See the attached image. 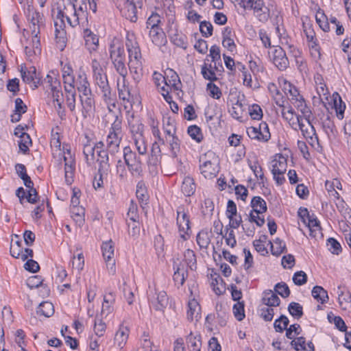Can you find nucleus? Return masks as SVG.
Wrapping results in <instances>:
<instances>
[{"label":"nucleus","mask_w":351,"mask_h":351,"mask_svg":"<svg viewBox=\"0 0 351 351\" xmlns=\"http://www.w3.org/2000/svg\"><path fill=\"white\" fill-rule=\"evenodd\" d=\"M327 245L328 250L334 254L338 255L342 250L340 243L332 237L328 239Z\"/></svg>","instance_id":"nucleus-62"},{"label":"nucleus","mask_w":351,"mask_h":351,"mask_svg":"<svg viewBox=\"0 0 351 351\" xmlns=\"http://www.w3.org/2000/svg\"><path fill=\"white\" fill-rule=\"evenodd\" d=\"M304 119L306 121V124L303 122V118L302 116H297V122L302 135L306 139L308 140L311 144H313L315 142H318V136L316 134L314 126L310 121V118Z\"/></svg>","instance_id":"nucleus-10"},{"label":"nucleus","mask_w":351,"mask_h":351,"mask_svg":"<svg viewBox=\"0 0 351 351\" xmlns=\"http://www.w3.org/2000/svg\"><path fill=\"white\" fill-rule=\"evenodd\" d=\"M274 291L283 298L289 297L291 293L288 285L284 282L277 283L274 287Z\"/></svg>","instance_id":"nucleus-56"},{"label":"nucleus","mask_w":351,"mask_h":351,"mask_svg":"<svg viewBox=\"0 0 351 351\" xmlns=\"http://www.w3.org/2000/svg\"><path fill=\"white\" fill-rule=\"evenodd\" d=\"M181 190L185 196L189 197L193 195L195 191V184L193 179L189 176L185 177L182 184Z\"/></svg>","instance_id":"nucleus-30"},{"label":"nucleus","mask_w":351,"mask_h":351,"mask_svg":"<svg viewBox=\"0 0 351 351\" xmlns=\"http://www.w3.org/2000/svg\"><path fill=\"white\" fill-rule=\"evenodd\" d=\"M36 313L38 315H43L46 317H51L54 313L53 304L47 301L41 302L36 309Z\"/></svg>","instance_id":"nucleus-29"},{"label":"nucleus","mask_w":351,"mask_h":351,"mask_svg":"<svg viewBox=\"0 0 351 351\" xmlns=\"http://www.w3.org/2000/svg\"><path fill=\"white\" fill-rule=\"evenodd\" d=\"M95 149L90 144H86L84 146L83 154L85 156L86 162L90 165L91 162L95 160Z\"/></svg>","instance_id":"nucleus-59"},{"label":"nucleus","mask_w":351,"mask_h":351,"mask_svg":"<svg viewBox=\"0 0 351 351\" xmlns=\"http://www.w3.org/2000/svg\"><path fill=\"white\" fill-rule=\"evenodd\" d=\"M271 60L280 71H285L289 66V61L285 50L281 47H277L272 51Z\"/></svg>","instance_id":"nucleus-13"},{"label":"nucleus","mask_w":351,"mask_h":351,"mask_svg":"<svg viewBox=\"0 0 351 351\" xmlns=\"http://www.w3.org/2000/svg\"><path fill=\"white\" fill-rule=\"evenodd\" d=\"M79 24L88 23V12L91 10L93 13L97 11V3L95 0H73Z\"/></svg>","instance_id":"nucleus-6"},{"label":"nucleus","mask_w":351,"mask_h":351,"mask_svg":"<svg viewBox=\"0 0 351 351\" xmlns=\"http://www.w3.org/2000/svg\"><path fill=\"white\" fill-rule=\"evenodd\" d=\"M110 56L111 60L124 58V48L123 46L119 45L116 46L112 43L110 45Z\"/></svg>","instance_id":"nucleus-47"},{"label":"nucleus","mask_w":351,"mask_h":351,"mask_svg":"<svg viewBox=\"0 0 351 351\" xmlns=\"http://www.w3.org/2000/svg\"><path fill=\"white\" fill-rule=\"evenodd\" d=\"M244 302H238L233 306V313L238 321H242L245 318Z\"/></svg>","instance_id":"nucleus-53"},{"label":"nucleus","mask_w":351,"mask_h":351,"mask_svg":"<svg viewBox=\"0 0 351 351\" xmlns=\"http://www.w3.org/2000/svg\"><path fill=\"white\" fill-rule=\"evenodd\" d=\"M213 27L210 22L204 21L199 23V31L203 36L209 37L213 34Z\"/></svg>","instance_id":"nucleus-61"},{"label":"nucleus","mask_w":351,"mask_h":351,"mask_svg":"<svg viewBox=\"0 0 351 351\" xmlns=\"http://www.w3.org/2000/svg\"><path fill=\"white\" fill-rule=\"evenodd\" d=\"M249 114L254 120H261L263 117V110L261 106L258 104H254L249 106Z\"/></svg>","instance_id":"nucleus-57"},{"label":"nucleus","mask_w":351,"mask_h":351,"mask_svg":"<svg viewBox=\"0 0 351 351\" xmlns=\"http://www.w3.org/2000/svg\"><path fill=\"white\" fill-rule=\"evenodd\" d=\"M196 241L200 248H207L210 242L209 232L206 230H202L197 235Z\"/></svg>","instance_id":"nucleus-42"},{"label":"nucleus","mask_w":351,"mask_h":351,"mask_svg":"<svg viewBox=\"0 0 351 351\" xmlns=\"http://www.w3.org/2000/svg\"><path fill=\"white\" fill-rule=\"evenodd\" d=\"M291 103L302 112L304 119H308L311 117L312 114L311 110L309 107L307 106L302 96H300L298 98H295V100L292 101Z\"/></svg>","instance_id":"nucleus-27"},{"label":"nucleus","mask_w":351,"mask_h":351,"mask_svg":"<svg viewBox=\"0 0 351 351\" xmlns=\"http://www.w3.org/2000/svg\"><path fill=\"white\" fill-rule=\"evenodd\" d=\"M312 296L321 304L326 303L328 300L327 291L321 286H315L311 291Z\"/></svg>","instance_id":"nucleus-33"},{"label":"nucleus","mask_w":351,"mask_h":351,"mask_svg":"<svg viewBox=\"0 0 351 351\" xmlns=\"http://www.w3.org/2000/svg\"><path fill=\"white\" fill-rule=\"evenodd\" d=\"M214 67L211 64H207L204 62L202 66L201 73L204 79L209 80L210 82L217 80L215 73L214 71Z\"/></svg>","instance_id":"nucleus-39"},{"label":"nucleus","mask_w":351,"mask_h":351,"mask_svg":"<svg viewBox=\"0 0 351 351\" xmlns=\"http://www.w3.org/2000/svg\"><path fill=\"white\" fill-rule=\"evenodd\" d=\"M76 84L78 91L82 95H90L91 89L85 73L79 74L76 81Z\"/></svg>","instance_id":"nucleus-25"},{"label":"nucleus","mask_w":351,"mask_h":351,"mask_svg":"<svg viewBox=\"0 0 351 351\" xmlns=\"http://www.w3.org/2000/svg\"><path fill=\"white\" fill-rule=\"evenodd\" d=\"M57 18L63 22V18H66L67 22L72 27L79 25V16H77L73 1L59 0L58 2Z\"/></svg>","instance_id":"nucleus-3"},{"label":"nucleus","mask_w":351,"mask_h":351,"mask_svg":"<svg viewBox=\"0 0 351 351\" xmlns=\"http://www.w3.org/2000/svg\"><path fill=\"white\" fill-rule=\"evenodd\" d=\"M185 261L191 269H196V256L194 252L191 250H186L184 252Z\"/></svg>","instance_id":"nucleus-60"},{"label":"nucleus","mask_w":351,"mask_h":351,"mask_svg":"<svg viewBox=\"0 0 351 351\" xmlns=\"http://www.w3.org/2000/svg\"><path fill=\"white\" fill-rule=\"evenodd\" d=\"M136 195L141 204H147L148 195L145 184L143 181H139L136 184Z\"/></svg>","instance_id":"nucleus-37"},{"label":"nucleus","mask_w":351,"mask_h":351,"mask_svg":"<svg viewBox=\"0 0 351 351\" xmlns=\"http://www.w3.org/2000/svg\"><path fill=\"white\" fill-rule=\"evenodd\" d=\"M115 5L121 15L131 22L137 21V8H141V0H115Z\"/></svg>","instance_id":"nucleus-4"},{"label":"nucleus","mask_w":351,"mask_h":351,"mask_svg":"<svg viewBox=\"0 0 351 351\" xmlns=\"http://www.w3.org/2000/svg\"><path fill=\"white\" fill-rule=\"evenodd\" d=\"M177 224L178 226V230L180 233V237L186 240L187 237H189L191 230V221L189 215L185 211L183 206H179L177 210Z\"/></svg>","instance_id":"nucleus-8"},{"label":"nucleus","mask_w":351,"mask_h":351,"mask_svg":"<svg viewBox=\"0 0 351 351\" xmlns=\"http://www.w3.org/2000/svg\"><path fill=\"white\" fill-rule=\"evenodd\" d=\"M171 43L176 46L186 49L188 47V39L182 32H176L171 36Z\"/></svg>","instance_id":"nucleus-36"},{"label":"nucleus","mask_w":351,"mask_h":351,"mask_svg":"<svg viewBox=\"0 0 351 351\" xmlns=\"http://www.w3.org/2000/svg\"><path fill=\"white\" fill-rule=\"evenodd\" d=\"M102 254L107 267L112 273L115 272V260L114 258V244L112 240L104 242L101 245Z\"/></svg>","instance_id":"nucleus-12"},{"label":"nucleus","mask_w":351,"mask_h":351,"mask_svg":"<svg viewBox=\"0 0 351 351\" xmlns=\"http://www.w3.org/2000/svg\"><path fill=\"white\" fill-rule=\"evenodd\" d=\"M149 35L152 43L158 47L164 46L167 42L165 33L161 27L151 29Z\"/></svg>","instance_id":"nucleus-16"},{"label":"nucleus","mask_w":351,"mask_h":351,"mask_svg":"<svg viewBox=\"0 0 351 351\" xmlns=\"http://www.w3.org/2000/svg\"><path fill=\"white\" fill-rule=\"evenodd\" d=\"M80 100L82 106L83 117L86 118L95 108V99L92 93H90V95H80Z\"/></svg>","instance_id":"nucleus-19"},{"label":"nucleus","mask_w":351,"mask_h":351,"mask_svg":"<svg viewBox=\"0 0 351 351\" xmlns=\"http://www.w3.org/2000/svg\"><path fill=\"white\" fill-rule=\"evenodd\" d=\"M115 294L114 292L106 293L104 295V301L101 307V315L107 317L114 310V304L115 303Z\"/></svg>","instance_id":"nucleus-15"},{"label":"nucleus","mask_w":351,"mask_h":351,"mask_svg":"<svg viewBox=\"0 0 351 351\" xmlns=\"http://www.w3.org/2000/svg\"><path fill=\"white\" fill-rule=\"evenodd\" d=\"M83 36L85 40V45L91 53L97 50L99 46V38L89 29H84Z\"/></svg>","instance_id":"nucleus-14"},{"label":"nucleus","mask_w":351,"mask_h":351,"mask_svg":"<svg viewBox=\"0 0 351 351\" xmlns=\"http://www.w3.org/2000/svg\"><path fill=\"white\" fill-rule=\"evenodd\" d=\"M123 159L124 163L128 166V170L133 176H142L141 160L129 146L123 148Z\"/></svg>","instance_id":"nucleus-5"},{"label":"nucleus","mask_w":351,"mask_h":351,"mask_svg":"<svg viewBox=\"0 0 351 351\" xmlns=\"http://www.w3.org/2000/svg\"><path fill=\"white\" fill-rule=\"evenodd\" d=\"M274 243L276 245V247H274L271 241H269L272 255L279 256L281 254L287 252L286 245L282 240L279 238H276Z\"/></svg>","instance_id":"nucleus-34"},{"label":"nucleus","mask_w":351,"mask_h":351,"mask_svg":"<svg viewBox=\"0 0 351 351\" xmlns=\"http://www.w3.org/2000/svg\"><path fill=\"white\" fill-rule=\"evenodd\" d=\"M128 332L127 327H121L116 332L114 341L117 342L119 347H122L125 343L128 338Z\"/></svg>","instance_id":"nucleus-45"},{"label":"nucleus","mask_w":351,"mask_h":351,"mask_svg":"<svg viewBox=\"0 0 351 351\" xmlns=\"http://www.w3.org/2000/svg\"><path fill=\"white\" fill-rule=\"evenodd\" d=\"M206 89L209 92V95L211 97L219 99L221 97L222 93L220 88L213 82L207 84Z\"/></svg>","instance_id":"nucleus-64"},{"label":"nucleus","mask_w":351,"mask_h":351,"mask_svg":"<svg viewBox=\"0 0 351 351\" xmlns=\"http://www.w3.org/2000/svg\"><path fill=\"white\" fill-rule=\"evenodd\" d=\"M288 311L297 319H300L304 315L302 306L295 302H292L289 304Z\"/></svg>","instance_id":"nucleus-44"},{"label":"nucleus","mask_w":351,"mask_h":351,"mask_svg":"<svg viewBox=\"0 0 351 351\" xmlns=\"http://www.w3.org/2000/svg\"><path fill=\"white\" fill-rule=\"evenodd\" d=\"M173 269H175V271L173 276V279L175 284L178 285V287L182 286L188 276L187 269L182 263H179L176 266H173Z\"/></svg>","instance_id":"nucleus-18"},{"label":"nucleus","mask_w":351,"mask_h":351,"mask_svg":"<svg viewBox=\"0 0 351 351\" xmlns=\"http://www.w3.org/2000/svg\"><path fill=\"white\" fill-rule=\"evenodd\" d=\"M262 302L269 307L278 306L280 304V300L273 291L269 289L263 292Z\"/></svg>","instance_id":"nucleus-24"},{"label":"nucleus","mask_w":351,"mask_h":351,"mask_svg":"<svg viewBox=\"0 0 351 351\" xmlns=\"http://www.w3.org/2000/svg\"><path fill=\"white\" fill-rule=\"evenodd\" d=\"M161 23L160 16L156 12H152L150 16L147 20L146 25L147 29H153L160 27L159 26Z\"/></svg>","instance_id":"nucleus-54"},{"label":"nucleus","mask_w":351,"mask_h":351,"mask_svg":"<svg viewBox=\"0 0 351 351\" xmlns=\"http://www.w3.org/2000/svg\"><path fill=\"white\" fill-rule=\"evenodd\" d=\"M60 88L61 86L60 82L59 81H56L55 84H53V86L51 88L53 101L57 102V106L59 108H62L63 103V93Z\"/></svg>","instance_id":"nucleus-35"},{"label":"nucleus","mask_w":351,"mask_h":351,"mask_svg":"<svg viewBox=\"0 0 351 351\" xmlns=\"http://www.w3.org/2000/svg\"><path fill=\"white\" fill-rule=\"evenodd\" d=\"M187 133L198 143H201L204 138L201 128L196 125H190L187 129Z\"/></svg>","instance_id":"nucleus-43"},{"label":"nucleus","mask_w":351,"mask_h":351,"mask_svg":"<svg viewBox=\"0 0 351 351\" xmlns=\"http://www.w3.org/2000/svg\"><path fill=\"white\" fill-rule=\"evenodd\" d=\"M229 112L232 117L237 120H240L242 118L244 109L243 106L239 98L237 99L236 103L233 104V106L229 110Z\"/></svg>","instance_id":"nucleus-49"},{"label":"nucleus","mask_w":351,"mask_h":351,"mask_svg":"<svg viewBox=\"0 0 351 351\" xmlns=\"http://www.w3.org/2000/svg\"><path fill=\"white\" fill-rule=\"evenodd\" d=\"M97 162L99 163V172H108L110 169L109 157L108 151L99 149L97 152Z\"/></svg>","instance_id":"nucleus-22"},{"label":"nucleus","mask_w":351,"mask_h":351,"mask_svg":"<svg viewBox=\"0 0 351 351\" xmlns=\"http://www.w3.org/2000/svg\"><path fill=\"white\" fill-rule=\"evenodd\" d=\"M315 18L317 23L324 32H326L330 30L329 23L324 12H318L316 14Z\"/></svg>","instance_id":"nucleus-58"},{"label":"nucleus","mask_w":351,"mask_h":351,"mask_svg":"<svg viewBox=\"0 0 351 351\" xmlns=\"http://www.w3.org/2000/svg\"><path fill=\"white\" fill-rule=\"evenodd\" d=\"M252 210L250 213H255L256 215H261L267 210L266 202L260 196H254L250 202Z\"/></svg>","instance_id":"nucleus-20"},{"label":"nucleus","mask_w":351,"mask_h":351,"mask_svg":"<svg viewBox=\"0 0 351 351\" xmlns=\"http://www.w3.org/2000/svg\"><path fill=\"white\" fill-rule=\"evenodd\" d=\"M186 343L189 347L193 348V351H200V336H194L193 333L191 332L186 337Z\"/></svg>","instance_id":"nucleus-50"},{"label":"nucleus","mask_w":351,"mask_h":351,"mask_svg":"<svg viewBox=\"0 0 351 351\" xmlns=\"http://www.w3.org/2000/svg\"><path fill=\"white\" fill-rule=\"evenodd\" d=\"M211 286L214 292L218 295H222L226 291V284L219 275L212 280Z\"/></svg>","instance_id":"nucleus-40"},{"label":"nucleus","mask_w":351,"mask_h":351,"mask_svg":"<svg viewBox=\"0 0 351 351\" xmlns=\"http://www.w3.org/2000/svg\"><path fill=\"white\" fill-rule=\"evenodd\" d=\"M91 67L93 73V78L96 85L99 86L103 93L104 99H111V89L108 84V80L106 72L104 71L101 65L96 59H93L91 62Z\"/></svg>","instance_id":"nucleus-2"},{"label":"nucleus","mask_w":351,"mask_h":351,"mask_svg":"<svg viewBox=\"0 0 351 351\" xmlns=\"http://www.w3.org/2000/svg\"><path fill=\"white\" fill-rule=\"evenodd\" d=\"M112 61L117 72L120 75L125 77L128 74L127 67L125 64V59H114L112 60Z\"/></svg>","instance_id":"nucleus-52"},{"label":"nucleus","mask_w":351,"mask_h":351,"mask_svg":"<svg viewBox=\"0 0 351 351\" xmlns=\"http://www.w3.org/2000/svg\"><path fill=\"white\" fill-rule=\"evenodd\" d=\"M287 159L282 154L272 161L271 173L278 185H282L285 182L284 174L287 171Z\"/></svg>","instance_id":"nucleus-9"},{"label":"nucleus","mask_w":351,"mask_h":351,"mask_svg":"<svg viewBox=\"0 0 351 351\" xmlns=\"http://www.w3.org/2000/svg\"><path fill=\"white\" fill-rule=\"evenodd\" d=\"M306 225L309 229L311 237L314 238L322 237L319 221L314 214H311V217L308 220Z\"/></svg>","instance_id":"nucleus-21"},{"label":"nucleus","mask_w":351,"mask_h":351,"mask_svg":"<svg viewBox=\"0 0 351 351\" xmlns=\"http://www.w3.org/2000/svg\"><path fill=\"white\" fill-rule=\"evenodd\" d=\"M189 310L187 311V319L190 321H193L194 318L198 320L201 316L199 313L200 311V306L198 302L195 300L190 301L188 304Z\"/></svg>","instance_id":"nucleus-31"},{"label":"nucleus","mask_w":351,"mask_h":351,"mask_svg":"<svg viewBox=\"0 0 351 351\" xmlns=\"http://www.w3.org/2000/svg\"><path fill=\"white\" fill-rule=\"evenodd\" d=\"M199 162L202 164L212 163L215 167L216 163H219V158L213 151H208L200 157Z\"/></svg>","instance_id":"nucleus-51"},{"label":"nucleus","mask_w":351,"mask_h":351,"mask_svg":"<svg viewBox=\"0 0 351 351\" xmlns=\"http://www.w3.org/2000/svg\"><path fill=\"white\" fill-rule=\"evenodd\" d=\"M332 97L334 108L335 109L337 117L339 119H342L343 118L346 105L338 93L334 94Z\"/></svg>","instance_id":"nucleus-38"},{"label":"nucleus","mask_w":351,"mask_h":351,"mask_svg":"<svg viewBox=\"0 0 351 351\" xmlns=\"http://www.w3.org/2000/svg\"><path fill=\"white\" fill-rule=\"evenodd\" d=\"M164 130L167 135L176 134V128L175 120L171 117H167L166 121H164Z\"/></svg>","instance_id":"nucleus-63"},{"label":"nucleus","mask_w":351,"mask_h":351,"mask_svg":"<svg viewBox=\"0 0 351 351\" xmlns=\"http://www.w3.org/2000/svg\"><path fill=\"white\" fill-rule=\"evenodd\" d=\"M125 47L129 56V69L143 67L141 49L134 33H127Z\"/></svg>","instance_id":"nucleus-1"},{"label":"nucleus","mask_w":351,"mask_h":351,"mask_svg":"<svg viewBox=\"0 0 351 351\" xmlns=\"http://www.w3.org/2000/svg\"><path fill=\"white\" fill-rule=\"evenodd\" d=\"M57 26H58V23H57V22H56L55 23V27H56L55 37H56V43L58 45V48L60 50H63L64 48L66 47V32L63 29H59Z\"/></svg>","instance_id":"nucleus-41"},{"label":"nucleus","mask_w":351,"mask_h":351,"mask_svg":"<svg viewBox=\"0 0 351 351\" xmlns=\"http://www.w3.org/2000/svg\"><path fill=\"white\" fill-rule=\"evenodd\" d=\"M162 158L161 149L159 144L157 142H154L152 144L150 156L148 160V165L150 167H154L160 164Z\"/></svg>","instance_id":"nucleus-17"},{"label":"nucleus","mask_w":351,"mask_h":351,"mask_svg":"<svg viewBox=\"0 0 351 351\" xmlns=\"http://www.w3.org/2000/svg\"><path fill=\"white\" fill-rule=\"evenodd\" d=\"M67 106L71 111L75 108V90L74 86H64Z\"/></svg>","instance_id":"nucleus-32"},{"label":"nucleus","mask_w":351,"mask_h":351,"mask_svg":"<svg viewBox=\"0 0 351 351\" xmlns=\"http://www.w3.org/2000/svg\"><path fill=\"white\" fill-rule=\"evenodd\" d=\"M128 219L129 221H139V215L138 213V206L133 200L130 202L128 213Z\"/></svg>","instance_id":"nucleus-55"},{"label":"nucleus","mask_w":351,"mask_h":351,"mask_svg":"<svg viewBox=\"0 0 351 351\" xmlns=\"http://www.w3.org/2000/svg\"><path fill=\"white\" fill-rule=\"evenodd\" d=\"M165 84L167 86H171L175 88L176 90H178V84H181L180 77L178 73L171 69H167L165 72Z\"/></svg>","instance_id":"nucleus-28"},{"label":"nucleus","mask_w":351,"mask_h":351,"mask_svg":"<svg viewBox=\"0 0 351 351\" xmlns=\"http://www.w3.org/2000/svg\"><path fill=\"white\" fill-rule=\"evenodd\" d=\"M120 134L114 133V132H109L107 136L106 143L110 152L114 153L118 151L121 138Z\"/></svg>","instance_id":"nucleus-26"},{"label":"nucleus","mask_w":351,"mask_h":351,"mask_svg":"<svg viewBox=\"0 0 351 351\" xmlns=\"http://www.w3.org/2000/svg\"><path fill=\"white\" fill-rule=\"evenodd\" d=\"M126 223L128 228V232L129 235L134 239H136L139 236L141 231L139 221H129L127 219Z\"/></svg>","instance_id":"nucleus-48"},{"label":"nucleus","mask_w":351,"mask_h":351,"mask_svg":"<svg viewBox=\"0 0 351 351\" xmlns=\"http://www.w3.org/2000/svg\"><path fill=\"white\" fill-rule=\"evenodd\" d=\"M244 8L253 9L258 19L265 23L269 18V10L264 5L263 0H241Z\"/></svg>","instance_id":"nucleus-7"},{"label":"nucleus","mask_w":351,"mask_h":351,"mask_svg":"<svg viewBox=\"0 0 351 351\" xmlns=\"http://www.w3.org/2000/svg\"><path fill=\"white\" fill-rule=\"evenodd\" d=\"M21 138L19 142V149L23 153L26 154L29 151V145H32V139L27 133H22L19 135Z\"/></svg>","instance_id":"nucleus-46"},{"label":"nucleus","mask_w":351,"mask_h":351,"mask_svg":"<svg viewBox=\"0 0 351 351\" xmlns=\"http://www.w3.org/2000/svg\"><path fill=\"white\" fill-rule=\"evenodd\" d=\"M149 301L156 311L164 312L169 304V298L164 291H158L155 289V293L148 297Z\"/></svg>","instance_id":"nucleus-11"},{"label":"nucleus","mask_w":351,"mask_h":351,"mask_svg":"<svg viewBox=\"0 0 351 351\" xmlns=\"http://www.w3.org/2000/svg\"><path fill=\"white\" fill-rule=\"evenodd\" d=\"M211 163L201 164L199 169L201 173L205 178L211 179L217 176L219 171V163H216L215 167Z\"/></svg>","instance_id":"nucleus-23"}]
</instances>
